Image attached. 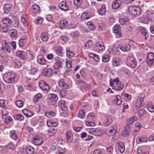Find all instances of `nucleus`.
Segmentation results:
<instances>
[{"mask_svg": "<svg viewBox=\"0 0 154 154\" xmlns=\"http://www.w3.org/2000/svg\"><path fill=\"white\" fill-rule=\"evenodd\" d=\"M139 5H140L141 9L143 11L145 12L147 16L149 19L154 18V8L151 5L149 4H144L141 5L140 4V2L139 1Z\"/></svg>", "mask_w": 154, "mask_h": 154, "instance_id": "1", "label": "nucleus"}, {"mask_svg": "<svg viewBox=\"0 0 154 154\" xmlns=\"http://www.w3.org/2000/svg\"><path fill=\"white\" fill-rule=\"evenodd\" d=\"M109 84L110 86L112 87L114 89L116 90L120 91L124 87L123 83L120 82L118 78L115 79L112 82L110 80Z\"/></svg>", "mask_w": 154, "mask_h": 154, "instance_id": "2", "label": "nucleus"}, {"mask_svg": "<svg viewBox=\"0 0 154 154\" xmlns=\"http://www.w3.org/2000/svg\"><path fill=\"white\" fill-rule=\"evenodd\" d=\"M128 10L129 13L134 16H139L141 13V8L138 7L130 6L128 8Z\"/></svg>", "mask_w": 154, "mask_h": 154, "instance_id": "3", "label": "nucleus"}, {"mask_svg": "<svg viewBox=\"0 0 154 154\" xmlns=\"http://www.w3.org/2000/svg\"><path fill=\"white\" fill-rule=\"evenodd\" d=\"M15 75L10 72L5 73L3 76L4 81L8 83H13L15 81Z\"/></svg>", "mask_w": 154, "mask_h": 154, "instance_id": "4", "label": "nucleus"}, {"mask_svg": "<svg viewBox=\"0 0 154 154\" xmlns=\"http://www.w3.org/2000/svg\"><path fill=\"white\" fill-rule=\"evenodd\" d=\"M126 63L128 66L132 68H134L137 66L136 61L132 56H129L127 57Z\"/></svg>", "mask_w": 154, "mask_h": 154, "instance_id": "5", "label": "nucleus"}, {"mask_svg": "<svg viewBox=\"0 0 154 154\" xmlns=\"http://www.w3.org/2000/svg\"><path fill=\"white\" fill-rule=\"evenodd\" d=\"M55 62L53 66L56 69L59 70L62 67V63L63 60L59 57H56L55 58Z\"/></svg>", "mask_w": 154, "mask_h": 154, "instance_id": "6", "label": "nucleus"}, {"mask_svg": "<svg viewBox=\"0 0 154 154\" xmlns=\"http://www.w3.org/2000/svg\"><path fill=\"white\" fill-rule=\"evenodd\" d=\"M116 130L117 127L116 126H111L106 130L105 133L108 136H113L116 134Z\"/></svg>", "mask_w": 154, "mask_h": 154, "instance_id": "7", "label": "nucleus"}, {"mask_svg": "<svg viewBox=\"0 0 154 154\" xmlns=\"http://www.w3.org/2000/svg\"><path fill=\"white\" fill-rule=\"evenodd\" d=\"M1 50L2 54L4 56H6L7 55L6 53H10L11 50V47L7 43L5 42V45L3 46L1 48Z\"/></svg>", "mask_w": 154, "mask_h": 154, "instance_id": "8", "label": "nucleus"}, {"mask_svg": "<svg viewBox=\"0 0 154 154\" xmlns=\"http://www.w3.org/2000/svg\"><path fill=\"white\" fill-rule=\"evenodd\" d=\"M39 84L40 88L43 91H48L50 89L49 85L43 80L40 81Z\"/></svg>", "mask_w": 154, "mask_h": 154, "instance_id": "9", "label": "nucleus"}, {"mask_svg": "<svg viewBox=\"0 0 154 154\" xmlns=\"http://www.w3.org/2000/svg\"><path fill=\"white\" fill-rule=\"evenodd\" d=\"M40 11L39 7L37 5H34L32 7V14L33 16L39 14Z\"/></svg>", "mask_w": 154, "mask_h": 154, "instance_id": "10", "label": "nucleus"}, {"mask_svg": "<svg viewBox=\"0 0 154 154\" xmlns=\"http://www.w3.org/2000/svg\"><path fill=\"white\" fill-rule=\"evenodd\" d=\"M89 132L91 134L97 136H101L103 133L100 130L97 128H91L89 129Z\"/></svg>", "mask_w": 154, "mask_h": 154, "instance_id": "11", "label": "nucleus"}, {"mask_svg": "<svg viewBox=\"0 0 154 154\" xmlns=\"http://www.w3.org/2000/svg\"><path fill=\"white\" fill-rule=\"evenodd\" d=\"M53 73V71L52 69L50 68L45 69L42 73L43 76L49 77Z\"/></svg>", "mask_w": 154, "mask_h": 154, "instance_id": "12", "label": "nucleus"}, {"mask_svg": "<svg viewBox=\"0 0 154 154\" xmlns=\"http://www.w3.org/2000/svg\"><path fill=\"white\" fill-rule=\"evenodd\" d=\"M122 1L121 0H116L113 2L112 7L113 9H116L119 8L121 5Z\"/></svg>", "mask_w": 154, "mask_h": 154, "instance_id": "13", "label": "nucleus"}, {"mask_svg": "<svg viewBox=\"0 0 154 154\" xmlns=\"http://www.w3.org/2000/svg\"><path fill=\"white\" fill-rule=\"evenodd\" d=\"M16 55L21 59H26L27 57L26 53L23 51H19L16 53Z\"/></svg>", "mask_w": 154, "mask_h": 154, "instance_id": "14", "label": "nucleus"}, {"mask_svg": "<svg viewBox=\"0 0 154 154\" xmlns=\"http://www.w3.org/2000/svg\"><path fill=\"white\" fill-rule=\"evenodd\" d=\"M59 7L60 9L62 10L66 11L69 9V7L65 2H62L59 4Z\"/></svg>", "mask_w": 154, "mask_h": 154, "instance_id": "15", "label": "nucleus"}, {"mask_svg": "<svg viewBox=\"0 0 154 154\" xmlns=\"http://www.w3.org/2000/svg\"><path fill=\"white\" fill-rule=\"evenodd\" d=\"M112 122L111 117L109 115H107L106 116L105 120L103 122V125L104 126H107L111 124Z\"/></svg>", "mask_w": 154, "mask_h": 154, "instance_id": "16", "label": "nucleus"}, {"mask_svg": "<svg viewBox=\"0 0 154 154\" xmlns=\"http://www.w3.org/2000/svg\"><path fill=\"white\" fill-rule=\"evenodd\" d=\"M67 141L68 143H71L73 140V135L70 131H67L66 134Z\"/></svg>", "mask_w": 154, "mask_h": 154, "instance_id": "17", "label": "nucleus"}, {"mask_svg": "<svg viewBox=\"0 0 154 154\" xmlns=\"http://www.w3.org/2000/svg\"><path fill=\"white\" fill-rule=\"evenodd\" d=\"M65 101L63 100L60 101L58 102V105L59 107H61V109L64 111H66L67 110V107L65 106Z\"/></svg>", "mask_w": 154, "mask_h": 154, "instance_id": "18", "label": "nucleus"}, {"mask_svg": "<svg viewBox=\"0 0 154 154\" xmlns=\"http://www.w3.org/2000/svg\"><path fill=\"white\" fill-rule=\"evenodd\" d=\"M37 61L39 64L44 65L46 63V60L42 55H39L37 57Z\"/></svg>", "mask_w": 154, "mask_h": 154, "instance_id": "19", "label": "nucleus"}, {"mask_svg": "<svg viewBox=\"0 0 154 154\" xmlns=\"http://www.w3.org/2000/svg\"><path fill=\"white\" fill-rule=\"evenodd\" d=\"M33 142L36 145L39 146L42 144L43 140L42 138L38 137L34 138L33 139Z\"/></svg>", "mask_w": 154, "mask_h": 154, "instance_id": "20", "label": "nucleus"}, {"mask_svg": "<svg viewBox=\"0 0 154 154\" xmlns=\"http://www.w3.org/2000/svg\"><path fill=\"white\" fill-rule=\"evenodd\" d=\"M91 15L90 13L86 12L83 13L81 15V19L82 20H88L91 17Z\"/></svg>", "mask_w": 154, "mask_h": 154, "instance_id": "21", "label": "nucleus"}, {"mask_svg": "<svg viewBox=\"0 0 154 154\" xmlns=\"http://www.w3.org/2000/svg\"><path fill=\"white\" fill-rule=\"evenodd\" d=\"M60 86L64 89H68L69 88V85L64 82L63 79L60 80L59 82Z\"/></svg>", "mask_w": 154, "mask_h": 154, "instance_id": "22", "label": "nucleus"}, {"mask_svg": "<svg viewBox=\"0 0 154 154\" xmlns=\"http://www.w3.org/2000/svg\"><path fill=\"white\" fill-rule=\"evenodd\" d=\"M41 38L43 42H46L48 39V33L46 32H43L42 33Z\"/></svg>", "mask_w": 154, "mask_h": 154, "instance_id": "23", "label": "nucleus"}, {"mask_svg": "<svg viewBox=\"0 0 154 154\" xmlns=\"http://www.w3.org/2000/svg\"><path fill=\"white\" fill-rule=\"evenodd\" d=\"M117 143L119 151L120 153H123L125 150V148L124 144L121 142H118Z\"/></svg>", "mask_w": 154, "mask_h": 154, "instance_id": "24", "label": "nucleus"}, {"mask_svg": "<svg viewBox=\"0 0 154 154\" xmlns=\"http://www.w3.org/2000/svg\"><path fill=\"white\" fill-rule=\"evenodd\" d=\"M147 138L146 137H137L136 139V141L138 143L142 142H146L147 141Z\"/></svg>", "mask_w": 154, "mask_h": 154, "instance_id": "25", "label": "nucleus"}, {"mask_svg": "<svg viewBox=\"0 0 154 154\" xmlns=\"http://www.w3.org/2000/svg\"><path fill=\"white\" fill-rule=\"evenodd\" d=\"M97 11L100 14L103 15L105 14L106 11L105 6L104 5H103L100 8L97 10Z\"/></svg>", "mask_w": 154, "mask_h": 154, "instance_id": "26", "label": "nucleus"}, {"mask_svg": "<svg viewBox=\"0 0 154 154\" xmlns=\"http://www.w3.org/2000/svg\"><path fill=\"white\" fill-rule=\"evenodd\" d=\"M2 21L3 23L5 24L6 25H9L10 26L11 25V20L9 18H4L2 19Z\"/></svg>", "mask_w": 154, "mask_h": 154, "instance_id": "27", "label": "nucleus"}, {"mask_svg": "<svg viewBox=\"0 0 154 154\" xmlns=\"http://www.w3.org/2000/svg\"><path fill=\"white\" fill-rule=\"evenodd\" d=\"M147 108L149 112H154V106L151 101L147 103Z\"/></svg>", "mask_w": 154, "mask_h": 154, "instance_id": "28", "label": "nucleus"}, {"mask_svg": "<svg viewBox=\"0 0 154 154\" xmlns=\"http://www.w3.org/2000/svg\"><path fill=\"white\" fill-rule=\"evenodd\" d=\"M114 104L119 105L122 103V100L121 99V97L119 95H117L116 96V98L113 101Z\"/></svg>", "mask_w": 154, "mask_h": 154, "instance_id": "29", "label": "nucleus"}, {"mask_svg": "<svg viewBox=\"0 0 154 154\" xmlns=\"http://www.w3.org/2000/svg\"><path fill=\"white\" fill-rule=\"evenodd\" d=\"M22 112L23 114L27 117H31L33 115V113L32 112L26 109H23Z\"/></svg>", "mask_w": 154, "mask_h": 154, "instance_id": "30", "label": "nucleus"}, {"mask_svg": "<svg viewBox=\"0 0 154 154\" xmlns=\"http://www.w3.org/2000/svg\"><path fill=\"white\" fill-rule=\"evenodd\" d=\"M48 99L54 101H56L58 99V97L57 95L53 94H48Z\"/></svg>", "mask_w": 154, "mask_h": 154, "instance_id": "31", "label": "nucleus"}, {"mask_svg": "<svg viewBox=\"0 0 154 154\" xmlns=\"http://www.w3.org/2000/svg\"><path fill=\"white\" fill-rule=\"evenodd\" d=\"M47 125L50 127H56L58 125V123L54 122L52 120H48L47 122Z\"/></svg>", "mask_w": 154, "mask_h": 154, "instance_id": "32", "label": "nucleus"}, {"mask_svg": "<svg viewBox=\"0 0 154 154\" xmlns=\"http://www.w3.org/2000/svg\"><path fill=\"white\" fill-rule=\"evenodd\" d=\"M12 5L10 4H5L4 7V9L5 13L8 14L10 11Z\"/></svg>", "mask_w": 154, "mask_h": 154, "instance_id": "33", "label": "nucleus"}, {"mask_svg": "<svg viewBox=\"0 0 154 154\" xmlns=\"http://www.w3.org/2000/svg\"><path fill=\"white\" fill-rule=\"evenodd\" d=\"M10 35L13 38H16L17 37V31L16 29H13L9 31Z\"/></svg>", "mask_w": 154, "mask_h": 154, "instance_id": "34", "label": "nucleus"}, {"mask_svg": "<svg viewBox=\"0 0 154 154\" xmlns=\"http://www.w3.org/2000/svg\"><path fill=\"white\" fill-rule=\"evenodd\" d=\"M10 29V27L9 25H6L4 26H1L0 28V31L3 32H7Z\"/></svg>", "mask_w": 154, "mask_h": 154, "instance_id": "35", "label": "nucleus"}, {"mask_svg": "<svg viewBox=\"0 0 154 154\" xmlns=\"http://www.w3.org/2000/svg\"><path fill=\"white\" fill-rule=\"evenodd\" d=\"M97 46L98 48L99 51L100 52L103 51L105 49L104 44L101 42H100L97 43Z\"/></svg>", "mask_w": 154, "mask_h": 154, "instance_id": "36", "label": "nucleus"}, {"mask_svg": "<svg viewBox=\"0 0 154 154\" xmlns=\"http://www.w3.org/2000/svg\"><path fill=\"white\" fill-rule=\"evenodd\" d=\"M42 97V95L41 93H38L36 94L33 99V101L34 103L38 102L40 99Z\"/></svg>", "mask_w": 154, "mask_h": 154, "instance_id": "37", "label": "nucleus"}, {"mask_svg": "<svg viewBox=\"0 0 154 154\" xmlns=\"http://www.w3.org/2000/svg\"><path fill=\"white\" fill-rule=\"evenodd\" d=\"M63 49L61 47H57L55 49V52L56 54L59 55L61 56L62 55Z\"/></svg>", "mask_w": 154, "mask_h": 154, "instance_id": "38", "label": "nucleus"}, {"mask_svg": "<svg viewBox=\"0 0 154 154\" xmlns=\"http://www.w3.org/2000/svg\"><path fill=\"white\" fill-rule=\"evenodd\" d=\"M106 150L109 154H117L116 151L112 147L107 148Z\"/></svg>", "mask_w": 154, "mask_h": 154, "instance_id": "39", "label": "nucleus"}, {"mask_svg": "<svg viewBox=\"0 0 154 154\" xmlns=\"http://www.w3.org/2000/svg\"><path fill=\"white\" fill-rule=\"evenodd\" d=\"M57 131V129L55 128H50L48 130V134L50 136H53L56 132Z\"/></svg>", "mask_w": 154, "mask_h": 154, "instance_id": "40", "label": "nucleus"}, {"mask_svg": "<svg viewBox=\"0 0 154 154\" xmlns=\"http://www.w3.org/2000/svg\"><path fill=\"white\" fill-rule=\"evenodd\" d=\"M67 22L66 20H63L61 21L59 24V26L61 28H63L67 25Z\"/></svg>", "mask_w": 154, "mask_h": 154, "instance_id": "41", "label": "nucleus"}, {"mask_svg": "<svg viewBox=\"0 0 154 154\" xmlns=\"http://www.w3.org/2000/svg\"><path fill=\"white\" fill-rule=\"evenodd\" d=\"M144 97L145 95L144 94H140L137 100V102L140 104L143 102Z\"/></svg>", "mask_w": 154, "mask_h": 154, "instance_id": "42", "label": "nucleus"}, {"mask_svg": "<svg viewBox=\"0 0 154 154\" xmlns=\"http://www.w3.org/2000/svg\"><path fill=\"white\" fill-rule=\"evenodd\" d=\"M136 118L135 116H133L129 119L127 122V125L130 126L136 120Z\"/></svg>", "mask_w": 154, "mask_h": 154, "instance_id": "43", "label": "nucleus"}, {"mask_svg": "<svg viewBox=\"0 0 154 154\" xmlns=\"http://www.w3.org/2000/svg\"><path fill=\"white\" fill-rule=\"evenodd\" d=\"M34 149L31 146H28L26 148V152L27 154H33Z\"/></svg>", "mask_w": 154, "mask_h": 154, "instance_id": "44", "label": "nucleus"}, {"mask_svg": "<svg viewBox=\"0 0 154 154\" xmlns=\"http://www.w3.org/2000/svg\"><path fill=\"white\" fill-rule=\"evenodd\" d=\"M120 59L119 58L114 59L112 60V65L114 66H118L120 65Z\"/></svg>", "mask_w": 154, "mask_h": 154, "instance_id": "45", "label": "nucleus"}, {"mask_svg": "<svg viewBox=\"0 0 154 154\" xmlns=\"http://www.w3.org/2000/svg\"><path fill=\"white\" fill-rule=\"evenodd\" d=\"M79 83L80 86H81L82 88L86 89L88 87V84L84 81H80Z\"/></svg>", "mask_w": 154, "mask_h": 154, "instance_id": "46", "label": "nucleus"}, {"mask_svg": "<svg viewBox=\"0 0 154 154\" xmlns=\"http://www.w3.org/2000/svg\"><path fill=\"white\" fill-rule=\"evenodd\" d=\"M10 137L12 139L16 140L17 139V137L14 131H11L10 132Z\"/></svg>", "mask_w": 154, "mask_h": 154, "instance_id": "47", "label": "nucleus"}, {"mask_svg": "<svg viewBox=\"0 0 154 154\" xmlns=\"http://www.w3.org/2000/svg\"><path fill=\"white\" fill-rule=\"evenodd\" d=\"M85 116V114L84 109L80 110L79 112L78 116L81 119H84Z\"/></svg>", "mask_w": 154, "mask_h": 154, "instance_id": "48", "label": "nucleus"}, {"mask_svg": "<svg viewBox=\"0 0 154 154\" xmlns=\"http://www.w3.org/2000/svg\"><path fill=\"white\" fill-rule=\"evenodd\" d=\"M66 54L67 56L69 57H72L74 56V53L70 51L69 48L66 49Z\"/></svg>", "mask_w": 154, "mask_h": 154, "instance_id": "49", "label": "nucleus"}, {"mask_svg": "<svg viewBox=\"0 0 154 154\" xmlns=\"http://www.w3.org/2000/svg\"><path fill=\"white\" fill-rule=\"evenodd\" d=\"M93 43L91 40L88 41L85 44V47L86 49H88L91 48L93 46Z\"/></svg>", "mask_w": 154, "mask_h": 154, "instance_id": "50", "label": "nucleus"}, {"mask_svg": "<svg viewBox=\"0 0 154 154\" xmlns=\"http://www.w3.org/2000/svg\"><path fill=\"white\" fill-rule=\"evenodd\" d=\"M130 46L129 44H127L124 47H122L121 48V50L123 51H127L130 49Z\"/></svg>", "mask_w": 154, "mask_h": 154, "instance_id": "51", "label": "nucleus"}, {"mask_svg": "<svg viewBox=\"0 0 154 154\" xmlns=\"http://www.w3.org/2000/svg\"><path fill=\"white\" fill-rule=\"evenodd\" d=\"M110 56L108 54L102 57V61L104 62H107L109 60Z\"/></svg>", "mask_w": 154, "mask_h": 154, "instance_id": "52", "label": "nucleus"}, {"mask_svg": "<svg viewBox=\"0 0 154 154\" xmlns=\"http://www.w3.org/2000/svg\"><path fill=\"white\" fill-rule=\"evenodd\" d=\"M2 108L3 109L2 111V112L3 116V118H5L6 116V115L8 113V111L6 110L7 107H4Z\"/></svg>", "mask_w": 154, "mask_h": 154, "instance_id": "53", "label": "nucleus"}, {"mask_svg": "<svg viewBox=\"0 0 154 154\" xmlns=\"http://www.w3.org/2000/svg\"><path fill=\"white\" fill-rule=\"evenodd\" d=\"M89 28L91 30H94L95 29V27L93 24L90 21H89L87 23Z\"/></svg>", "mask_w": 154, "mask_h": 154, "instance_id": "54", "label": "nucleus"}, {"mask_svg": "<svg viewBox=\"0 0 154 154\" xmlns=\"http://www.w3.org/2000/svg\"><path fill=\"white\" fill-rule=\"evenodd\" d=\"M94 114L92 113H90L88 115L87 118L88 120H92L94 119Z\"/></svg>", "mask_w": 154, "mask_h": 154, "instance_id": "55", "label": "nucleus"}, {"mask_svg": "<svg viewBox=\"0 0 154 154\" xmlns=\"http://www.w3.org/2000/svg\"><path fill=\"white\" fill-rule=\"evenodd\" d=\"M74 2L75 5L77 7H79L81 5L82 0H74Z\"/></svg>", "mask_w": 154, "mask_h": 154, "instance_id": "56", "label": "nucleus"}, {"mask_svg": "<svg viewBox=\"0 0 154 154\" xmlns=\"http://www.w3.org/2000/svg\"><path fill=\"white\" fill-rule=\"evenodd\" d=\"M85 124L87 126L90 127H93L95 125V124L94 122L88 121H85Z\"/></svg>", "mask_w": 154, "mask_h": 154, "instance_id": "57", "label": "nucleus"}, {"mask_svg": "<svg viewBox=\"0 0 154 154\" xmlns=\"http://www.w3.org/2000/svg\"><path fill=\"white\" fill-rule=\"evenodd\" d=\"M16 104L18 107L20 108L22 107L23 106V103L21 100H17L16 102Z\"/></svg>", "mask_w": 154, "mask_h": 154, "instance_id": "58", "label": "nucleus"}, {"mask_svg": "<svg viewBox=\"0 0 154 154\" xmlns=\"http://www.w3.org/2000/svg\"><path fill=\"white\" fill-rule=\"evenodd\" d=\"M133 27H128L127 28L128 32L130 34H133L134 32V30Z\"/></svg>", "mask_w": 154, "mask_h": 154, "instance_id": "59", "label": "nucleus"}, {"mask_svg": "<svg viewBox=\"0 0 154 154\" xmlns=\"http://www.w3.org/2000/svg\"><path fill=\"white\" fill-rule=\"evenodd\" d=\"M14 117L15 119H20V120H23L24 119L23 116L20 115H15Z\"/></svg>", "mask_w": 154, "mask_h": 154, "instance_id": "60", "label": "nucleus"}, {"mask_svg": "<svg viewBox=\"0 0 154 154\" xmlns=\"http://www.w3.org/2000/svg\"><path fill=\"white\" fill-rule=\"evenodd\" d=\"M37 71V70L35 68H32L29 70V74L32 75H34L36 73Z\"/></svg>", "mask_w": 154, "mask_h": 154, "instance_id": "61", "label": "nucleus"}, {"mask_svg": "<svg viewBox=\"0 0 154 154\" xmlns=\"http://www.w3.org/2000/svg\"><path fill=\"white\" fill-rule=\"evenodd\" d=\"M46 116L49 118L54 116L55 115V113L53 111L48 112L45 113Z\"/></svg>", "mask_w": 154, "mask_h": 154, "instance_id": "62", "label": "nucleus"}, {"mask_svg": "<svg viewBox=\"0 0 154 154\" xmlns=\"http://www.w3.org/2000/svg\"><path fill=\"white\" fill-rule=\"evenodd\" d=\"M140 32L143 35L145 36V39L146 40L147 39V37L148 36V35L147 34L146 29H145L144 30H142V31H141Z\"/></svg>", "mask_w": 154, "mask_h": 154, "instance_id": "63", "label": "nucleus"}, {"mask_svg": "<svg viewBox=\"0 0 154 154\" xmlns=\"http://www.w3.org/2000/svg\"><path fill=\"white\" fill-rule=\"evenodd\" d=\"M43 21V19L40 17H38L35 21V23L37 24H41Z\"/></svg>", "mask_w": 154, "mask_h": 154, "instance_id": "64", "label": "nucleus"}]
</instances>
